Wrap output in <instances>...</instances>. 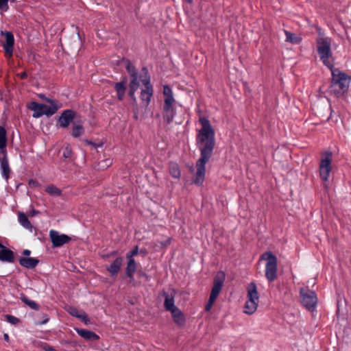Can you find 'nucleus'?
<instances>
[{
	"mask_svg": "<svg viewBox=\"0 0 351 351\" xmlns=\"http://www.w3.org/2000/svg\"><path fill=\"white\" fill-rule=\"evenodd\" d=\"M200 128L197 130L196 143L200 152V157L195 165L193 182L202 185L206 176V164L211 158L215 146V130L205 117L199 118Z\"/></svg>",
	"mask_w": 351,
	"mask_h": 351,
	"instance_id": "f257e3e1",
	"label": "nucleus"
},
{
	"mask_svg": "<svg viewBox=\"0 0 351 351\" xmlns=\"http://www.w3.org/2000/svg\"><path fill=\"white\" fill-rule=\"evenodd\" d=\"M45 101L49 103V105L36 101H30L27 104V108L33 111V117L39 118L43 115L51 117L62 107L61 103L55 99L45 98Z\"/></svg>",
	"mask_w": 351,
	"mask_h": 351,
	"instance_id": "f03ea898",
	"label": "nucleus"
},
{
	"mask_svg": "<svg viewBox=\"0 0 351 351\" xmlns=\"http://www.w3.org/2000/svg\"><path fill=\"white\" fill-rule=\"evenodd\" d=\"M332 81L330 92L337 97L343 95L347 92L350 82V77L339 69L332 68Z\"/></svg>",
	"mask_w": 351,
	"mask_h": 351,
	"instance_id": "7ed1b4c3",
	"label": "nucleus"
},
{
	"mask_svg": "<svg viewBox=\"0 0 351 351\" xmlns=\"http://www.w3.org/2000/svg\"><path fill=\"white\" fill-rule=\"evenodd\" d=\"M330 39L327 37H319L317 40V50L322 63L332 69L334 64V60L332 58L330 49Z\"/></svg>",
	"mask_w": 351,
	"mask_h": 351,
	"instance_id": "20e7f679",
	"label": "nucleus"
},
{
	"mask_svg": "<svg viewBox=\"0 0 351 351\" xmlns=\"http://www.w3.org/2000/svg\"><path fill=\"white\" fill-rule=\"evenodd\" d=\"M126 68L131 77L129 84V95L134 99H136L134 97L135 92L138 89L141 84L145 87L144 80L147 79L150 81V77L147 73H137L134 67L129 62H126Z\"/></svg>",
	"mask_w": 351,
	"mask_h": 351,
	"instance_id": "39448f33",
	"label": "nucleus"
},
{
	"mask_svg": "<svg viewBox=\"0 0 351 351\" xmlns=\"http://www.w3.org/2000/svg\"><path fill=\"white\" fill-rule=\"evenodd\" d=\"M259 303V294L254 282H250L247 288L246 301L243 307V313L247 315L254 314Z\"/></svg>",
	"mask_w": 351,
	"mask_h": 351,
	"instance_id": "423d86ee",
	"label": "nucleus"
},
{
	"mask_svg": "<svg viewBox=\"0 0 351 351\" xmlns=\"http://www.w3.org/2000/svg\"><path fill=\"white\" fill-rule=\"evenodd\" d=\"M224 280L225 274L223 271H219L214 278L213 286L211 289L209 300L205 306L206 311H209L213 307L217 298L221 291Z\"/></svg>",
	"mask_w": 351,
	"mask_h": 351,
	"instance_id": "0eeeda50",
	"label": "nucleus"
},
{
	"mask_svg": "<svg viewBox=\"0 0 351 351\" xmlns=\"http://www.w3.org/2000/svg\"><path fill=\"white\" fill-rule=\"evenodd\" d=\"M224 280L225 274L223 271H219L214 278L213 286L211 289L209 300L205 306L206 311H209L213 307L217 298L221 291Z\"/></svg>",
	"mask_w": 351,
	"mask_h": 351,
	"instance_id": "6e6552de",
	"label": "nucleus"
},
{
	"mask_svg": "<svg viewBox=\"0 0 351 351\" xmlns=\"http://www.w3.org/2000/svg\"><path fill=\"white\" fill-rule=\"evenodd\" d=\"M332 153L330 151L324 152L321 154L319 172L321 179L326 182L328 180L332 171Z\"/></svg>",
	"mask_w": 351,
	"mask_h": 351,
	"instance_id": "1a4fd4ad",
	"label": "nucleus"
},
{
	"mask_svg": "<svg viewBox=\"0 0 351 351\" xmlns=\"http://www.w3.org/2000/svg\"><path fill=\"white\" fill-rule=\"evenodd\" d=\"M261 259L267 261L265 265V276L272 282L277 278V258L271 252H267L262 254Z\"/></svg>",
	"mask_w": 351,
	"mask_h": 351,
	"instance_id": "9d476101",
	"label": "nucleus"
},
{
	"mask_svg": "<svg viewBox=\"0 0 351 351\" xmlns=\"http://www.w3.org/2000/svg\"><path fill=\"white\" fill-rule=\"evenodd\" d=\"M300 294L302 304L309 311H313L317 302L315 292L306 289H302Z\"/></svg>",
	"mask_w": 351,
	"mask_h": 351,
	"instance_id": "9b49d317",
	"label": "nucleus"
},
{
	"mask_svg": "<svg viewBox=\"0 0 351 351\" xmlns=\"http://www.w3.org/2000/svg\"><path fill=\"white\" fill-rule=\"evenodd\" d=\"M1 35L5 37V41L3 42L2 45L5 50V56L8 58H11L13 53L14 38L11 32H1Z\"/></svg>",
	"mask_w": 351,
	"mask_h": 351,
	"instance_id": "f8f14e48",
	"label": "nucleus"
},
{
	"mask_svg": "<svg viewBox=\"0 0 351 351\" xmlns=\"http://www.w3.org/2000/svg\"><path fill=\"white\" fill-rule=\"evenodd\" d=\"M144 82L145 83V87L141 90L140 98L142 104L145 106H147L151 101L154 93V90L150 81H149L147 79H145Z\"/></svg>",
	"mask_w": 351,
	"mask_h": 351,
	"instance_id": "ddd939ff",
	"label": "nucleus"
},
{
	"mask_svg": "<svg viewBox=\"0 0 351 351\" xmlns=\"http://www.w3.org/2000/svg\"><path fill=\"white\" fill-rule=\"evenodd\" d=\"M0 169L2 177L8 180L11 169L9 165L7 153L0 154Z\"/></svg>",
	"mask_w": 351,
	"mask_h": 351,
	"instance_id": "4468645a",
	"label": "nucleus"
},
{
	"mask_svg": "<svg viewBox=\"0 0 351 351\" xmlns=\"http://www.w3.org/2000/svg\"><path fill=\"white\" fill-rule=\"evenodd\" d=\"M175 104H163L162 117L165 121L170 123L176 117V112L174 107Z\"/></svg>",
	"mask_w": 351,
	"mask_h": 351,
	"instance_id": "2eb2a0df",
	"label": "nucleus"
},
{
	"mask_svg": "<svg viewBox=\"0 0 351 351\" xmlns=\"http://www.w3.org/2000/svg\"><path fill=\"white\" fill-rule=\"evenodd\" d=\"M75 117V112L71 110H64L58 119V123L62 128H67Z\"/></svg>",
	"mask_w": 351,
	"mask_h": 351,
	"instance_id": "dca6fc26",
	"label": "nucleus"
},
{
	"mask_svg": "<svg viewBox=\"0 0 351 351\" xmlns=\"http://www.w3.org/2000/svg\"><path fill=\"white\" fill-rule=\"evenodd\" d=\"M123 263V258L117 257L109 266L106 267V269L111 276H116L121 270Z\"/></svg>",
	"mask_w": 351,
	"mask_h": 351,
	"instance_id": "f3484780",
	"label": "nucleus"
},
{
	"mask_svg": "<svg viewBox=\"0 0 351 351\" xmlns=\"http://www.w3.org/2000/svg\"><path fill=\"white\" fill-rule=\"evenodd\" d=\"M0 261L8 263L14 261V255L12 250L0 243Z\"/></svg>",
	"mask_w": 351,
	"mask_h": 351,
	"instance_id": "a211bd4d",
	"label": "nucleus"
},
{
	"mask_svg": "<svg viewBox=\"0 0 351 351\" xmlns=\"http://www.w3.org/2000/svg\"><path fill=\"white\" fill-rule=\"evenodd\" d=\"M162 95L164 97V104H175L176 99L173 97L172 89L167 85L162 87Z\"/></svg>",
	"mask_w": 351,
	"mask_h": 351,
	"instance_id": "6ab92c4d",
	"label": "nucleus"
},
{
	"mask_svg": "<svg viewBox=\"0 0 351 351\" xmlns=\"http://www.w3.org/2000/svg\"><path fill=\"white\" fill-rule=\"evenodd\" d=\"M20 265L27 269H33L38 264L39 261L35 258L21 257L19 259Z\"/></svg>",
	"mask_w": 351,
	"mask_h": 351,
	"instance_id": "aec40b11",
	"label": "nucleus"
},
{
	"mask_svg": "<svg viewBox=\"0 0 351 351\" xmlns=\"http://www.w3.org/2000/svg\"><path fill=\"white\" fill-rule=\"evenodd\" d=\"M77 333L86 340L90 341H98L99 339V337L90 330H85V329H75Z\"/></svg>",
	"mask_w": 351,
	"mask_h": 351,
	"instance_id": "412c9836",
	"label": "nucleus"
},
{
	"mask_svg": "<svg viewBox=\"0 0 351 351\" xmlns=\"http://www.w3.org/2000/svg\"><path fill=\"white\" fill-rule=\"evenodd\" d=\"M66 311L71 315L80 318L81 320L84 322L85 323H87L89 319L88 318L87 315L83 312L80 311L77 308L73 306H68L66 308Z\"/></svg>",
	"mask_w": 351,
	"mask_h": 351,
	"instance_id": "4be33fe9",
	"label": "nucleus"
},
{
	"mask_svg": "<svg viewBox=\"0 0 351 351\" xmlns=\"http://www.w3.org/2000/svg\"><path fill=\"white\" fill-rule=\"evenodd\" d=\"M171 316L174 322L179 326H182L185 323V317L182 311L177 308L176 309L173 310L171 312Z\"/></svg>",
	"mask_w": 351,
	"mask_h": 351,
	"instance_id": "5701e85b",
	"label": "nucleus"
},
{
	"mask_svg": "<svg viewBox=\"0 0 351 351\" xmlns=\"http://www.w3.org/2000/svg\"><path fill=\"white\" fill-rule=\"evenodd\" d=\"M49 236L51 241H69L73 239V238L64 234H60V232L53 230H50Z\"/></svg>",
	"mask_w": 351,
	"mask_h": 351,
	"instance_id": "b1692460",
	"label": "nucleus"
},
{
	"mask_svg": "<svg viewBox=\"0 0 351 351\" xmlns=\"http://www.w3.org/2000/svg\"><path fill=\"white\" fill-rule=\"evenodd\" d=\"M128 264L125 269V274L130 278V282L134 280L133 275L136 269V263L133 258H128Z\"/></svg>",
	"mask_w": 351,
	"mask_h": 351,
	"instance_id": "393cba45",
	"label": "nucleus"
},
{
	"mask_svg": "<svg viewBox=\"0 0 351 351\" xmlns=\"http://www.w3.org/2000/svg\"><path fill=\"white\" fill-rule=\"evenodd\" d=\"M7 136L5 128L0 126V154L6 153Z\"/></svg>",
	"mask_w": 351,
	"mask_h": 351,
	"instance_id": "a878e982",
	"label": "nucleus"
},
{
	"mask_svg": "<svg viewBox=\"0 0 351 351\" xmlns=\"http://www.w3.org/2000/svg\"><path fill=\"white\" fill-rule=\"evenodd\" d=\"M84 128L80 121H75L72 125V136L75 138L79 137L84 134Z\"/></svg>",
	"mask_w": 351,
	"mask_h": 351,
	"instance_id": "bb28decb",
	"label": "nucleus"
},
{
	"mask_svg": "<svg viewBox=\"0 0 351 351\" xmlns=\"http://www.w3.org/2000/svg\"><path fill=\"white\" fill-rule=\"evenodd\" d=\"M125 82H121L117 83L114 86V88L117 93V97L119 100H122L125 95Z\"/></svg>",
	"mask_w": 351,
	"mask_h": 351,
	"instance_id": "cd10ccee",
	"label": "nucleus"
},
{
	"mask_svg": "<svg viewBox=\"0 0 351 351\" xmlns=\"http://www.w3.org/2000/svg\"><path fill=\"white\" fill-rule=\"evenodd\" d=\"M19 221L20 224L26 229L31 230L32 226L27 216L23 213H19Z\"/></svg>",
	"mask_w": 351,
	"mask_h": 351,
	"instance_id": "c85d7f7f",
	"label": "nucleus"
},
{
	"mask_svg": "<svg viewBox=\"0 0 351 351\" xmlns=\"http://www.w3.org/2000/svg\"><path fill=\"white\" fill-rule=\"evenodd\" d=\"M285 34L286 36L287 42H289L293 44H298L300 43V38L296 34L291 33L288 31H285Z\"/></svg>",
	"mask_w": 351,
	"mask_h": 351,
	"instance_id": "c756f323",
	"label": "nucleus"
},
{
	"mask_svg": "<svg viewBox=\"0 0 351 351\" xmlns=\"http://www.w3.org/2000/svg\"><path fill=\"white\" fill-rule=\"evenodd\" d=\"M165 307L167 311L170 312L177 308V307L174 305V300L172 297H170L169 295L166 296L165 300Z\"/></svg>",
	"mask_w": 351,
	"mask_h": 351,
	"instance_id": "7c9ffc66",
	"label": "nucleus"
},
{
	"mask_svg": "<svg viewBox=\"0 0 351 351\" xmlns=\"http://www.w3.org/2000/svg\"><path fill=\"white\" fill-rule=\"evenodd\" d=\"M170 174L176 178H179L180 176V171L178 165L176 163H171L169 166Z\"/></svg>",
	"mask_w": 351,
	"mask_h": 351,
	"instance_id": "2f4dec72",
	"label": "nucleus"
},
{
	"mask_svg": "<svg viewBox=\"0 0 351 351\" xmlns=\"http://www.w3.org/2000/svg\"><path fill=\"white\" fill-rule=\"evenodd\" d=\"M45 191L53 196H59L61 194V191L53 185H49L46 187Z\"/></svg>",
	"mask_w": 351,
	"mask_h": 351,
	"instance_id": "473e14b6",
	"label": "nucleus"
},
{
	"mask_svg": "<svg viewBox=\"0 0 351 351\" xmlns=\"http://www.w3.org/2000/svg\"><path fill=\"white\" fill-rule=\"evenodd\" d=\"M21 300L24 303H25L31 308L34 309V310L38 309V305L34 301L29 300L27 297H26L25 295H22Z\"/></svg>",
	"mask_w": 351,
	"mask_h": 351,
	"instance_id": "72a5a7b5",
	"label": "nucleus"
},
{
	"mask_svg": "<svg viewBox=\"0 0 351 351\" xmlns=\"http://www.w3.org/2000/svg\"><path fill=\"white\" fill-rule=\"evenodd\" d=\"M8 8V0H0V10L2 12H7Z\"/></svg>",
	"mask_w": 351,
	"mask_h": 351,
	"instance_id": "f704fd0d",
	"label": "nucleus"
},
{
	"mask_svg": "<svg viewBox=\"0 0 351 351\" xmlns=\"http://www.w3.org/2000/svg\"><path fill=\"white\" fill-rule=\"evenodd\" d=\"M5 317H6V320L12 324L15 325L19 322V319L17 317H14L12 315H5Z\"/></svg>",
	"mask_w": 351,
	"mask_h": 351,
	"instance_id": "c9c22d12",
	"label": "nucleus"
},
{
	"mask_svg": "<svg viewBox=\"0 0 351 351\" xmlns=\"http://www.w3.org/2000/svg\"><path fill=\"white\" fill-rule=\"evenodd\" d=\"M72 155V150L71 147L67 146L63 150V156L66 158H70Z\"/></svg>",
	"mask_w": 351,
	"mask_h": 351,
	"instance_id": "e433bc0d",
	"label": "nucleus"
},
{
	"mask_svg": "<svg viewBox=\"0 0 351 351\" xmlns=\"http://www.w3.org/2000/svg\"><path fill=\"white\" fill-rule=\"evenodd\" d=\"M138 254V249L137 247H136L135 249L132 250V251H130V252H128L127 254H126V258H132V256H135Z\"/></svg>",
	"mask_w": 351,
	"mask_h": 351,
	"instance_id": "4c0bfd02",
	"label": "nucleus"
},
{
	"mask_svg": "<svg viewBox=\"0 0 351 351\" xmlns=\"http://www.w3.org/2000/svg\"><path fill=\"white\" fill-rule=\"evenodd\" d=\"M28 184L30 187H32V188H36V187L40 186V184L38 183V182L35 180H30L28 182Z\"/></svg>",
	"mask_w": 351,
	"mask_h": 351,
	"instance_id": "58836bf2",
	"label": "nucleus"
},
{
	"mask_svg": "<svg viewBox=\"0 0 351 351\" xmlns=\"http://www.w3.org/2000/svg\"><path fill=\"white\" fill-rule=\"evenodd\" d=\"M42 317L44 319L42 322H40V323H38V324H40V325L45 324L49 321V317L46 314H43Z\"/></svg>",
	"mask_w": 351,
	"mask_h": 351,
	"instance_id": "ea45409f",
	"label": "nucleus"
},
{
	"mask_svg": "<svg viewBox=\"0 0 351 351\" xmlns=\"http://www.w3.org/2000/svg\"><path fill=\"white\" fill-rule=\"evenodd\" d=\"M38 213H39V212L38 210H36L33 209V210L29 211V215L31 217H34V216H35L36 215H37Z\"/></svg>",
	"mask_w": 351,
	"mask_h": 351,
	"instance_id": "a19ab883",
	"label": "nucleus"
},
{
	"mask_svg": "<svg viewBox=\"0 0 351 351\" xmlns=\"http://www.w3.org/2000/svg\"><path fill=\"white\" fill-rule=\"evenodd\" d=\"M64 243H52V247L53 248H55V247H60Z\"/></svg>",
	"mask_w": 351,
	"mask_h": 351,
	"instance_id": "79ce46f5",
	"label": "nucleus"
},
{
	"mask_svg": "<svg viewBox=\"0 0 351 351\" xmlns=\"http://www.w3.org/2000/svg\"><path fill=\"white\" fill-rule=\"evenodd\" d=\"M23 255L27 256L30 255L31 252L29 250H23Z\"/></svg>",
	"mask_w": 351,
	"mask_h": 351,
	"instance_id": "37998d69",
	"label": "nucleus"
},
{
	"mask_svg": "<svg viewBox=\"0 0 351 351\" xmlns=\"http://www.w3.org/2000/svg\"><path fill=\"white\" fill-rule=\"evenodd\" d=\"M38 97L45 101V98H47L44 95H42V94L38 95Z\"/></svg>",
	"mask_w": 351,
	"mask_h": 351,
	"instance_id": "c03bdc74",
	"label": "nucleus"
},
{
	"mask_svg": "<svg viewBox=\"0 0 351 351\" xmlns=\"http://www.w3.org/2000/svg\"><path fill=\"white\" fill-rule=\"evenodd\" d=\"M19 75L21 78H25L26 77V73L25 72H23V73H20Z\"/></svg>",
	"mask_w": 351,
	"mask_h": 351,
	"instance_id": "a18cd8bd",
	"label": "nucleus"
},
{
	"mask_svg": "<svg viewBox=\"0 0 351 351\" xmlns=\"http://www.w3.org/2000/svg\"><path fill=\"white\" fill-rule=\"evenodd\" d=\"M4 339L5 341H9V336L8 334H4Z\"/></svg>",
	"mask_w": 351,
	"mask_h": 351,
	"instance_id": "49530a36",
	"label": "nucleus"
},
{
	"mask_svg": "<svg viewBox=\"0 0 351 351\" xmlns=\"http://www.w3.org/2000/svg\"><path fill=\"white\" fill-rule=\"evenodd\" d=\"M188 3H191L193 0H186Z\"/></svg>",
	"mask_w": 351,
	"mask_h": 351,
	"instance_id": "de8ad7c7",
	"label": "nucleus"
},
{
	"mask_svg": "<svg viewBox=\"0 0 351 351\" xmlns=\"http://www.w3.org/2000/svg\"><path fill=\"white\" fill-rule=\"evenodd\" d=\"M49 351H54V350H53V349H52V348H49Z\"/></svg>",
	"mask_w": 351,
	"mask_h": 351,
	"instance_id": "09e8293b",
	"label": "nucleus"
},
{
	"mask_svg": "<svg viewBox=\"0 0 351 351\" xmlns=\"http://www.w3.org/2000/svg\"><path fill=\"white\" fill-rule=\"evenodd\" d=\"M143 276H144L145 277L147 278V276H146V274H142Z\"/></svg>",
	"mask_w": 351,
	"mask_h": 351,
	"instance_id": "8fccbe9b",
	"label": "nucleus"
}]
</instances>
